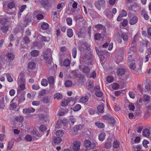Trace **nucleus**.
<instances>
[{
	"label": "nucleus",
	"mask_w": 151,
	"mask_h": 151,
	"mask_svg": "<svg viewBox=\"0 0 151 151\" xmlns=\"http://www.w3.org/2000/svg\"><path fill=\"white\" fill-rule=\"evenodd\" d=\"M95 124L99 128H103L104 127V124L100 122H97L95 123Z\"/></svg>",
	"instance_id": "obj_29"
},
{
	"label": "nucleus",
	"mask_w": 151,
	"mask_h": 151,
	"mask_svg": "<svg viewBox=\"0 0 151 151\" xmlns=\"http://www.w3.org/2000/svg\"><path fill=\"white\" fill-rule=\"evenodd\" d=\"M128 108L131 111H134L135 109V106L134 104L132 103H129L128 105Z\"/></svg>",
	"instance_id": "obj_35"
},
{
	"label": "nucleus",
	"mask_w": 151,
	"mask_h": 151,
	"mask_svg": "<svg viewBox=\"0 0 151 151\" xmlns=\"http://www.w3.org/2000/svg\"><path fill=\"white\" fill-rule=\"evenodd\" d=\"M138 20V18L136 16L132 17L130 19L129 23L130 24L134 25L136 24Z\"/></svg>",
	"instance_id": "obj_12"
},
{
	"label": "nucleus",
	"mask_w": 151,
	"mask_h": 151,
	"mask_svg": "<svg viewBox=\"0 0 151 151\" xmlns=\"http://www.w3.org/2000/svg\"><path fill=\"white\" fill-rule=\"evenodd\" d=\"M77 55V50L76 48L74 47L72 50V56L74 58H76Z\"/></svg>",
	"instance_id": "obj_49"
},
{
	"label": "nucleus",
	"mask_w": 151,
	"mask_h": 151,
	"mask_svg": "<svg viewBox=\"0 0 151 151\" xmlns=\"http://www.w3.org/2000/svg\"><path fill=\"white\" fill-rule=\"evenodd\" d=\"M26 83V80L25 76L23 73H20L17 80V84L25 83Z\"/></svg>",
	"instance_id": "obj_3"
},
{
	"label": "nucleus",
	"mask_w": 151,
	"mask_h": 151,
	"mask_svg": "<svg viewBox=\"0 0 151 151\" xmlns=\"http://www.w3.org/2000/svg\"><path fill=\"white\" fill-rule=\"evenodd\" d=\"M142 15L143 16L144 18L146 20H148L149 18V16L147 13L144 10L142 11Z\"/></svg>",
	"instance_id": "obj_27"
},
{
	"label": "nucleus",
	"mask_w": 151,
	"mask_h": 151,
	"mask_svg": "<svg viewBox=\"0 0 151 151\" xmlns=\"http://www.w3.org/2000/svg\"><path fill=\"white\" fill-rule=\"evenodd\" d=\"M95 39L96 40H99L101 37V35L100 34L96 33L94 35Z\"/></svg>",
	"instance_id": "obj_63"
},
{
	"label": "nucleus",
	"mask_w": 151,
	"mask_h": 151,
	"mask_svg": "<svg viewBox=\"0 0 151 151\" xmlns=\"http://www.w3.org/2000/svg\"><path fill=\"white\" fill-rule=\"evenodd\" d=\"M105 3V1L104 0H98L95 2V5L96 8L100 10L101 9V6L104 5Z\"/></svg>",
	"instance_id": "obj_5"
},
{
	"label": "nucleus",
	"mask_w": 151,
	"mask_h": 151,
	"mask_svg": "<svg viewBox=\"0 0 151 151\" xmlns=\"http://www.w3.org/2000/svg\"><path fill=\"white\" fill-rule=\"evenodd\" d=\"M96 76V71L94 70L92 73H91L89 76V77L90 78H93L95 79Z\"/></svg>",
	"instance_id": "obj_55"
},
{
	"label": "nucleus",
	"mask_w": 151,
	"mask_h": 151,
	"mask_svg": "<svg viewBox=\"0 0 151 151\" xmlns=\"http://www.w3.org/2000/svg\"><path fill=\"white\" fill-rule=\"evenodd\" d=\"M125 70L124 68H120L118 69L117 72V74L119 76H121L124 74Z\"/></svg>",
	"instance_id": "obj_15"
},
{
	"label": "nucleus",
	"mask_w": 151,
	"mask_h": 151,
	"mask_svg": "<svg viewBox=\"0 0 151 151\" xmlns=\"http://www.w3.org/2000/svg\"><path fill=\"white\" fill-rule=\"evenodd\" d=\"M15 119L17 121L19 122H22L24 120V118L21 116H17Z\"/></svg>",
	"instance_id": "obj_50"
},
{
	"label": "nucleus",
	"mask_w": 151,
	"mask_h": 151,
	"mask_svg": "<svg viewBox=\"0 0 151 151\" xmlns=\"http://www.w3.org/2000/svg\"><path fill=\"white\" fill-rule=\"evenodd\" d=\"M97 142L95 141H93L92 142H91L90 148L91 149H93L97 147Z\"/></svg>",
	"instance_id": "obj_26"
},
{
	"label": "nucleus",
	"mask_w": 151,
	"mask_h": 151,
	"mask_svg": "<svg viewBox=\"0 0 151 151\" xmlns=\"http://www.w3.org/2000/svg\"><path fill=\"white\" fill-rule=\"evenodd\" d=\"M90 15L93 18H95L96 17L97 13L93 9H90L89 11Z\"/></svg>",
	"instance_id": "obj_17"
},
{
	"label": "nucleus",
	"mask_w": 151,
	"mask_h": 151,
	"mask_svg": "<svg viewBox=\"0 0 151 151\" xmlns=\"http://www.w3.org/2000/svg\"><path fill=\"white\" fill-rule=\"evenodd\" d=\"M47 80L49 84H54L55 79L52 76L49 77L47 78Z\"/></svg>",
	"instance_id": "obj_32"
},
{
	"label": "nucleus",
	"mask_w": 151,
	"mask_h": 151,
	"mask_svg": "<svg viewBox=\"0 0 151 151\" xmlns=\"http://www.w3.org/2000/svg\"><path fill=\"white\" fill-rule=\"evenodd\" d=\"M41 40L42 41H43L48 42L50 40V38L44 36H42L41 37Z\"/></svg>",
	"instance_id": "obj_54"
},
{
	"label": "nucleus",
	"mask_w": 151,
	"mask_h": 151,
	"mask_svg": "<svg viewBox=\"0 0 151 151\" xmlns=\"http://www.w3.org/2000/svg\"><path fill=\"white\" fill-rule=\"evenodd\" d=\"M52 51L50 49L45 50L42 55L44 59L46 60L47 64L50 65L52 64Z\"/></svg>",
	"instance_id": "obj_1"
},
{
	"label": "nucleus",
	"mask_w": 151,
	"mask_h": 151,
	"mask_svg": "<svg viewBox=\"0 0 151 151\" xmlns=\"http://www.w3.org/2000/svg\"><path fill=\"white\" fill-rule=\"evenodd\" d=\"M13 143L9 142L8 144V146L7 148V150H10L13 147Z\"/></svg>",
	"instance_id": "obj_61"
},
{
	"label": "nucleus",
	"mask_w": 151,
	"mask_h": 151,
	"mask_svg": "<svg viewBox=\"0 0 151 151\" xmlns=\"http://www.w3.org/2000/svg\"><path fill=\"white\" fill-rule=\"evenodd\" d=\"M67 35L69 37H71L73 36V31L71 29H68L67 30Z\"/></svg>",
	"instance_id": "obj_23"
},
{
	"label": "nucleus",
	"mask_w": 151,
	"mask_h": 151,
	"mask_svg": "<svg viewBox=\"0 0 151 151\" xmlns=\"http://www.w3.org/2000/svg\"><path fill=\"white\" fill-rule=\"evenodd\" d=\"M104 13L106 16L109 18H112L113 17V15L111 12V11L109 9H105L104 11Z\"/></svg>",
	"instance_id": "obj_11"
},
{
	"label": "nucleus",
	"mask_w": 151,
	"mask_h": 151,
	"mask_svg": "<svg viewBox=\"0 0 151 151\" xmlns=\"http://www.w3.org/2000/svg\"><path fill=\"white\" fill-rule=\"evenodd\" d=\"M81 143L78 141H74L73 143V149L74 151H78L80 148Z\"/></svg>",
	"instance_id": "obj_7"
},
{
	"label": "nucleus",
	"mask_w": 151,
	"mask_h": 151,
	"mask_svg": "<svg viewBox=\"0 0 151 151\" xmlns=\"http://www.w3.org/2000/svg\"><path fill=\"white\" fill-rule=\"evenodd\" d=\"M149 143V142L146 140H144L142 142L143 145L145 148H147L148 147L147 145Z\"/></svg>",
	"instance_id": "obj_59"
},
{
	"label": "nucleus",
	"mask_w": 151,
	"mask_h": 151,
	"mask_svg": "<svg viewBox=\"0 0 151 151\" xmlns=\"http://www.w3.org/2000/svg\"><path fill=\"white\" fill-rule=\"evenodd\" d=\"M65 5V4L64 2L60 3L58 4L56 8L58 9H62Z\"/></svg>",
	"instance_id": "obj_36"
},
{
	"label": "nucleus",
	"mask_w": 151,
	"mask_h": 151,
	"mask_svg": "<svg viewBox=\"0 0 151 151\" xmlns=\"http://www.w3.org/2000/svg\"><path fill=\"white\" fill-rule=\"evenodd\" d=\"M23 42L25 44L29 43L30 42V41L28 37L27 36H25L24 37L23 39Z\"/></svg>",
	"instance_id": "obj_57"
},
{
	"label": "nucleus",
	"mask_w": 151,
	"mask_h": 151,
	"mask_svg": "<svg viewBox=\"0 0 151 151\" xmlns=\"http://www.w3.org/2000/svg\"><path fill=\"white\" fill-rule=\"evenodd\" d=\"M5 75L8 81L9 82H11L13 81V79L9 73H7L5 74Z\"/></svg>",
	"instance_id": "obj_34"
},
{
	"label": "nucleus",
	"mask_w": 151,
	"mask_h": 151,
	"mask_svg": "<svg viewBox=\"0 0 151 151\" xmlns=\"http://www.w3.org/2000/svg\"><path fill=\"white\" fill-rule=\"evenodd\" d=\"M64 134V132L63 130H58L56 132V135L57 136L60 137L62 136Z\"/></svg>",
	"instance_id": "obj_47"
},
{
	"label": "nucleus",
	"mask_w": 151,
	"mask_h": 151,
	"mask_svg": "<svg viewBox=\"0 0 151 151\" xmlns=\"http://www.w3.org/2000/svg\"><path fill=\"white\" fill-rule=\"evenodd\" d=\"M36 66L35 63L32 61L29 62L27 64V68L29 70H33L35 68Z\"/></svg>",
	"instance_id": "obj_9"
},
{
	"label": "nucleus",
	"mask_w": 151,
	"mask_h": 151,
	"mask_svg": "<svg viewBox=\"0 0 151 151\" xmlns=\"http://www.w3.org/2000/svg\"><path fill=\"white\" fill-rule=\"evenodd\" d=\"M142 134L144 136L148 137L150 134V131L148 129H145L143 130Z\"/></svg>",
	"instance_id": "obj_18"
},
{
	"label": "nucleus",
	"mask_w": 151,
	"mask_h": 151,
	"mask_svg": "<svg viewBox=\"0 0 151 151\" xmlns=\"http://www.w3.org/2000/svg\"><path fill=\"white\" fill-rule=\"evenodd\" d=\"M67 111V110H66V111H64L62 109L59 111L58 114L60 116H63L64 115Z\"/></svg>",
	"instance_id": "obj_60"
},
{
	"label": "nucleus",
	"mask_w": 151,
	"mask_h": 151,
	"mask_svg": "<svg viewBox=\"0 0 151 151\" xmlns=\"http://www.w3.org/2000/svg\"><path fill=\"white\" fill-rule=\"evenodd\" d=\"M63 97L62 95L59 93L55 94L54 95V99H57L59 100L61 99Z\"/></svg>",
	"instance_id": "obj_31"
},
{
	"label": "nucleus",
	"mask_w": 151,
	"mask_h": 151,
	"mask_svg": "<svg viewBox=\"0 0 151 151\" xmlns=\"http://www.w3.org/2000/svg\"><path fill=\"white\" fill-rule=\"evenodd\" d=\"M15 4L14 2H10L7 5V7L9 9H13L14 11V12H11V14H15V11L16 10V9L15 7Z\"/></svg>",
	"instance_id": "obj_10"
},
{
	"label": "nucleus",
	"mask_w": 151,
	"mask_h": 151,
	"mask_svg": "<svg viewBox=\"0 0 151 151\" xmlns=\"http://www.w3.org/2000/svg\"><path fill=\"white\" fill-rule=\"evenodd\" d=\"M70 63V61L68 59H65L63 62V65L64 66L67 67L69 66Z\"/></svg>",
	"instance_id": "obj_40"
},
{
	"label": "nucleus",
	"mask_w": 151,
	"mask_h": 151,
	"mask_svg": "<svg viewBox=\"0 0 151 151\" xmlns=\"http://www.w3.org/2000/svg\"><path fill=\"white\" fill-rule=\"evenodd\" d=\"M8 26H4L1 27V31L3 32H6L8 30Z\"/></svg>",
	"instance_id": "obj_39"
},
{
	"label": "nucleus",
	"mask_w": 151,
	"mask_h": 151,
	"mask_svg": "<svg viewBox=\"0 0 151 151\" xmlns=\"http://www.w3.org/2000/svg\"><path fill=\"white\" fill-rule=\"evenodd\" d=\"M18 85L19 87V89L17 90L18 92H20L21 91L25 89L26 83H25L18 84Z\"/></svg>",
	"instance_id": "obj_13"
},
{
	"label": "nucleus",
	"mask_w": 151,
	"mask_h": 151,
	"mask_svg": "<svg viewBox=\"0 0 151 151\" xmlns=\"http://www.w3.org/2000/svg\"><path fill=\"white\" fill-rule=\"evenodd\" d=\"M121 36L125 43L127 42L129 38V37L128 35L126 34L122 33L121 35Z\"/></svg>",
	"instance_id": "obj_20"
},
{
	"label": "nucleus",
	"mask_w": 151,
	"mask_h": 151,
	"mask_svg": "<svg viewBox=\"0 0 151 151\" xmlns=\"http://www.w3.org/2000/svg\"><path fill=\"white\" fill-rule=\"evenodd\" d=\"M68 102L67 100H65L62 101L61 103V106L63 107L65 106L68 104Z\"/></svg>",
	"instance_id": "obj_64"
},
{
	"label": "nucleus",
	"mask_w": 151,
	"mask_h": 151,
	"mask_svg": "<svg viewBox=\"0 0 151 151\" xmlns=\"http://www.w3.org/2000/svg\"><path fill=\"white\" fill-rule=\"evenodd\" d=\"M133 55H128L127 59V61L128 63H129V62H134V61L133 60Z\"/></svg>",
	"instance_id": "obj_51"
},
{
	"label": "nucleus",
	"mask_w": 151,
	"mask_h": 151,
	"mask_svg": "<svg viewBox=\"0 0 151 151\" xmlns=\"http://www.w3.org/2000/svg\"><path fill=\"white\" fill-rule=\"evenodd\" d=\"M134 47L132 46V47H130L128 50V55H132L134 52Z\"/></svg>",
	"instance_id": "obj_56"
},
{
	"label": "nucleus",
	"mask_w": 151,
	"mask_h": 151,
	"mask_svg": "<svg viewBox=\"0 0 151 151\" xmlns=\"http://www.w3.org/2000/svg\"><path fill=\"white\" fill-rule=\"evenodd\" d=\"M39 54V52L38 50H34L31 52V55L33 57H36Z\"/></svg>",
	"instance_id": "obj_24"
},
{
	"label": "nucleus",
	"mask_w": 151,
	"mask_h": 151,
	"mask_svg": "<svg viewBox=\"0 0 151 151\" xmlns=\"http://www.w3.org/2000/svg\"><path fill=\"white\" fill-rule=\"evenodd\" d=\"M112 88L115 90L118 89L119 87V84L116 83H114L112 85Z\"/></svg>",
	"instance_id": "obj_48"
},
{
	"label": "nucleus",
	"mask_w": 151,
	"mask_h": 151,
	"mask_svg": "<svg viewBox=\"0 0 151 151\" xmlns=\"http://www.w3.org/2000/svg\"><path fill=\"white\" fill-rule=\"evenodd\" d=\"M48 24L47 23L44 22L42 24L41 27L42 29L45 30L48 28Z\"/></svg>",
	"instance_id": "obj_46"
},
{
	"label": "nucleus",
	"mask_w": 151,
	"mask_h": 151,
	"mask_svg": "<svg viewBox=\"0 0 151 151\" xmlns=\"http://www.w3.org/2000/svg\"><path fill=\"white\" fill-rule=\"evenodd\" d=\"M129 97L132 99H134L135 97V94L132 91H130L129 92Z\"/></svg>",
	"instance_id": "obj_58"
},
{
	"label": "nucleus",
	"mask_w": 151,
	"mask_h": 151,
	"mask_svg": "<svg viewBox=\"0 0 151 151\" xmlns=\"http://www.w3.org/2000/svg\"><path fill=\"white\" fill-rule=\"evenodd\" d=\"M81 108V106L79 104H77L75 105L73 109V110L75 111H79Z\"/></svg>",
	"instance_id": "obj_25"
},
{
	"label": "nucleus",
	"mask_w": 151,
	"mask_h": 151,
	"mask_svg": "<svg viewBox=\"0 0 151 151\" xmlns=\"http://www.w3.org/2000/svg\"><path fill=\"white\" fill-rule=\"evenodd\" d=\"M48 81L46 79H43L41 81V84L42 85L44 86H46L48 84Z\"/></svg>",
	"instance_id": "obj_30"
},
{
	"label": "nucleus",
	"mask_w": 151,
	"mask_h": 151,
	"mask_svg": "<svg viewBox=\"0 0 151 151\" xmlns=\"http://www.w3.org/2000/svg\"><path fill=\"white\" fill-rule=\"evenodd\" d=\"M97 110L99 112L103 113L104 112V107L103 104H101L98 106Z\"/></svg>",
	"instance_id": "obj_21"
},
{
	"label": "nucleus",
	"mask_w": 151,
	"mask_h": 151,
	"mask_svg": "<svg viewBox=\"0 0 151 151\" xmlns=\"http://www.w3.org/2000/svg\"><path fill=\"white\" fill-rule=\"evenodd\" d=\"M96 49L98 55L99 56L101 61H103L104 59V55L106 53H108V52L106 51H102L101 50L100 51L96 47Z\"/></svg>",
	"instance_id": "obj_4"
},
{
	"label": "nucleus",
	"mask_w": 151,
	"mask_h": 151,
	"mask_svg": "<svg viewBox=\"0 0 151 151\" xmlns=\"http://www.w3.org/2000/svg\"><path fill=\"white\" fill-rule=\"evenodd\" d=\"M67 24L69 26H71L72 24V20L71 18L68 17L66 19Z\"/></svg>",
	"instance_id": "obj_41"
},
{
	"label": "nucleus",
	"mask_w": 151,
	"mask_h": 151,
	"mask_svg": "<svg viewBox=\"0 0 151 151\" xmlns=\"http://www.w3.org/2000/svg\"><path fill=\"white\" fill-rule=\"evenodd\" d=\"M106 80L109 83H111L114 81V78L111 76H108L107 77Z\"/></svg>",
	"instance_id": "obj_52"
},
{
	"label": "nucleus",
	"mask_w": 151,
	"mask_h": 151,
	"mask_svg": "<svg viewBox=\"0 0 151 151\" xmlns=\"http://www.w3.org/2000/svg\"><path fill=\"white\" fill-rule=\"evenodd\" d=\"M35 111V109L32 107L29 108H25L23 110V113L24 114H27L33 113Z\"/></svg>",
	"instance_id": "obj_8"
},
{
	"label": "nucleus",
	"mask_w": 151,
	"mask_h": 151,
	"mask_svg": "<svg viewBox=\"0 0 151 151\" xmlns=\"http://www.w3.org/2000/svg\"><path fill=\"white\" fill-rule=\"evenodd\" d=\"M128 63L129 65V67L131 69L134 70L136 68V66L134 63H133V62H130Z\"/></svg>",
	"instance_id": "obj_44"
},
{
	"label": "nucleus",
	"mask_w": 151,
	"mask_h": 151,
	"mask_svg": "<svg viewBox=\"0 0 151 151\" xmlns=\"http://www.w3.org/2000/svg\"><path fill=\"white\" fill-rule=\"evenodd\" d=\"M50 98L47 96H46L43 99V101L44 103H47L50 102Z\"/></svg>",
	"instance_id": "obj_43"
},
{
	"label": "nucleus",
	"mask_w": 151,
	"mask_h": 151,
	"mask_svg": "<svg viewBox=\"0 0 151 151\" xmlns=\"http://www.w3.org/2000/svg\"><path fill=\"white\" fill-rule=\"evenodd\" d=\"M91 144V142L88 140H85L84 143V145L85 147H90Z\"/></svg>",
	"instance_id": "obj_37"
},
{
	"label": "nucleus",
	"mask_w": 151,
	"mask_h": 151,
	"mask_svg": "<svg viewBox=\"0 0 151 151\" xmlns=\"http://www.w3.org/2000/svg\"><path fill=\"white\" fill-rule=\"evenodd\" d=\"M88 97L87 96H84L81 97L79 100V102L82 103H86L88 101Z\"/></svg>",
	"instance_id": "obj_14"
},
{
	"label": "nucleus",
	"mask_w": 151,
	"mask_h": 151,
	"mask_svg": "<svg viewBox=\"0 0 151 151\" xmlns=\"http://www.w3.org/2000/svg\"><path fill=\"white\" fill-rule=\"evenodd\" d=\"M32 88L33 90H38L40 88V87L39 84L36 83L32 86Z\"/></svg>",
	"instance_id": "obj_33"
},
{
	"label": "nucleus",
	"mask_w": 151,
	"mask_h": 151,
	"mask_svg": "<svg viewBox=\"0 0 151 151\" xmlns=\"http://www.w3.org/2000/svg\"><path fill=\"white\" fill-rule=\"evenodd\" d=\"M54 141L55 143L59 144L61 141V139L59 137H55L54 139Z\"/></svg>",
	"instance_id": "obj_38"
},
{
	"label": "nucleus",
	"mask_w": 151,
	"mask_h": 151,
	"mask_svg": "<svg viewBox=\"0 0 151 151\" xmlns=\"http://www.w3.org/2000/svg\"><path fill=\"white\" fill-rule=\"evenodd\" d=\"M112 144L110 140H107L104 144L105 147L106 149H109L111 148Z\"/></svg>",
	"instance_id": "obj_16"
},
{
	"label": "nucleus",
	"mask_w": 151,
	"mask_h": 151,
	"mask_svg": "<svg viewBox=\"0 0 151 151\" xmlns=\"http://www.w3.org/2000/svg\"><path fill=\"white\" fill-rule=\"evenodd\" d=\"M127 13L126 11L124 10H123L120 12L117 18V20L119 22L122 20V17L127 16Z\"/></svg>",
	"instance_id": "obj_6"
},
{
	"label": "nucleus",
	"mask_w": 151,
	"mask_h": 151,
	"mask_svg": "<svg viewBox=\"0 0 151 151\" xmlns=\"http://www.w3.org/2000/svg\"><path fill=\"white\" fill-rule=\"evenodd\" d=\"M91 68L88 66L84 67L82 69L83 72L86 74H88L90 71Z\"/></svg>",
	"instance_id": "obj_19"
},
{
	"label": "nucleus",
	"mask_w": 151,
	"mask_h": 151,
	"mask_svg": "<svg viewBox=\"0 0 151 151\" xmlns=\"http://www.w3.org/2000/svg\"><path fill=\"white\" fill-rule=\"evenodd\" d=\"M143 100L145 105H148L147 107L149 109H151V96L144 95L143 97Z\"/></svg>",
	"instance_id": "obj_2"
},
{
	"label": "nucleus",
	"mask_w": 151,
	"mask_h": 151,
	"mask_svg": "<svg viewBox=\"0 0 151 151\" xmlns=\"http://www.w3.org/2000/svg\"><path fill=\"white\" fill-rule=\"evenodd\" d=\"M46 130V127L44 125H42L40 127L39 130L40 131L43 132L45 131Z\"/></svg>",
	"instance_id": "obj_53"
},
{
	"label": "nucleus",
	"mask_w": 151,
	"mask_h": 151,
	"mask_svg": "<svg viewBox=\"0 0 151 151\" xmlns=\"http://www.w3.org/2000/svg\"><path fill=\"white\" fill-rule=\"evenodd\" d=\"M25 139L27 141H30L32 140V137L30 135H27L25 136Z\"/></svg>",
	"instance_id": "obj_62"
},
{
	"label": "nucleus",
	"mask_w": 151,
	"mask_h": 151,
	"mask_svg": "<svg viewBox=\"0 0 151 151\" xmlns=\"http://www.w3.org/2000/svg\"><path fill=\"white\" fill-rule=\"evenodd\" d=\"M105 136V133L104 132H102L99 135V139L100 141H102L104 139Z\"/></svg>",
	"instance_id": "obj_22"
},
{
	"label": "nucleus",
	"mask_w": 151,
	"mask_h": 151,
	"mask_svg": "<svg viewBox=\"0 0 151 151\" xmlns=\"http://www.w3.org/2000/svg\"><path fill=\"white\" fill-rule=\"evenodd\" d=\"M72 82L70 80H68L65 81V85L66 87H69L72 85Z\"/></svg>",
	"instance_id": "obj_45"
},
{
	"label": "nucleus",
	"mask_w": 151,
	"mask_h": 151,
	"mask_svg": "<svg viewBox=\"0 0 151 151\" xmlns=\"http://www.w3.org/2000/svg\"><path fill=\"white\" fill-rule=\"evenodd\" d=\"M14 55L12 53L10 52L8 54L7 57L10 60H12L14 58Z\"/></svg>",
	"instance_id": "obj_42"
},
{
	"label": "nucleus",
	"mask_w": 151,
	"mask_h": 151,
	"mask_svg": "<svg viewBox=\"0 0 151 151\" xmlns=\"http://www.w3.org/2000/svg\"><path fill=\"white\" fill-rule=\"evenodd\" d=\"M120 143L119 141L117 140H114V142L113 146L114 148H117L119 147Z\"/></svg>",
	"instance_id": "obj_28"
}]
</instances>
